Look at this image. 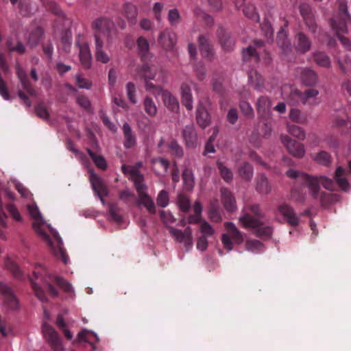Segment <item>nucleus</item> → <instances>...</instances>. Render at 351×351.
Wrapping results in <instances>:
<instances>
[{"mask_svg": "<svg viewBox=\"0 0 351 351\" xmlns=\"http://www.w3.org/2000/svg\"><path fill=\"white\" fill-rule=\"evenodd\" d=\"M286 175L291 178H297L304 183L310 190L312 196L319 198L322 205L328 208L329 206V195L326 193H319L320 184L326 189H329V179L325 176H312L306 173L290 169Z\"/></svg>", "mask_w": 351, "mask_h": 351, "instance_id": "1", "label": "nucleus"}, {"mask_svg": "<svg viewBox=\"0 0 351 351\" xmlns=\"http://www.w3.org/2000/svg\"><path fill=\"white\" fill-rule=\"evenodd\" d=\"M250 213H245L239 217V221L245 228L254 230V234L260 238L269 239L272 228L267 224V219L261 210L258 204H252L247 207Z\"/></svg>", "mask_w": 351, "mask_h": 351, "instance_id": "2", "label": "nucleus"}, {"mask_svg": "<svg viewBox=\"0 0 351 351\" xmlns=\"http://www.w3.org/2000/svg\"><path fill=\"white\" fill-rule=\"evenodd\" d=\"M29 210L31 216L34 219L32 226L35 232L39 234L42 239L47 243V245L51 248L54 255L61 258L63 263L66 264L69 256L63 247V242L59 234L53 230H51V234L57 242V246L54 247L49 234L43 230L42 226L43 225V221L38 208L33 206H29Z\"/></svg>", "mask_w": 351, "mask_h": 351, "instance_id": "3", "label": "nucleus"}, {"mask_svg": "<svg viewBox=\"0 0 351 351\" xmlns=\"http://www.w3.org/2000/svg\"><path fill=\"white\" fill-rule=\"evenodd\" d=\"M258 53L252 46H249L243 51V61L245 66L248 65L252 69L248 72L249 82L253 88L257 91H263L265 89L264 79L254 70L255 66L259 62Z\"/></svg>", "mask_w": 351, "mask_h": 351, "instance_id": "4", "label": "nucleus"}, {"mask_svg": "<svg viewBox=\"0 0 351 351\" xmlns=\"http://www.w3.org/2000/svg\"><path fill=\"white\" fill-rule=\"evenodd\" d=\"M94 30V38L96 40V35L101 38V35L107 38L108 40L112 38L115 34V26L114 22L107 17H100L95 19L92 23Z\"/></svg>", "mask_w": 351, "mask_h": 351, "instance_id": "5", "label": "nucleus"}, {"mask_svg": "<svg viewBox=\"0 0 351 351\" xmlns=\"http://www.w3.org/2000/svg\"><path fill=\"white\" fill-rule=\"evenodd\" d=\"M224 227L228 232L222 234L221 242L224 248L228 251H230L233 247L232 240L235 243L240 244L243 243V237L241 232L233 223L226 222Z\"/></svg>", "mask_w": 351, "mask_h": 351, "instance_id": "6", "label": "nucleus"}, {"mask_svg": "<svg viewBox=\"0 0 351 351\" xmlns=\"http://www.w3.org/2000/svg\"><path fill=\"white\" fill-rule=\"evenodd\" d=\"M42 331L45 339L54 351L62 350L61 338L54 328L45 322L42 326Z\"/></svg>", "mask_w": 351, "mask_h": 351, "instance_id": "7", "label": "nucleus"}, {"mask_svg": "<svg viewBox=\"0 0 351 351\" xmlns=\"http://www.w3.org/2000/svg\"><path fill=\"white\" fill-rule=\"evenodd\" d=\"M0 293L3 296V303L8 308L12 311H17L20 308L19 301L13 290L3 282H0Z\"/></svg>", "mask_w": 351, "mask_h": 351, "instance_id": "8", "label": "nucleus"}, {"mask_svg": "<svg viewBox=\"0 0 351 351\" xmlns=\"http://www.w3.org/2000/svg\"><path fill=\"white\" fill-rule=\"evenodd\" d=\"M170 234L178 242L183 243L186 250H190L193 245L192 230L190 227H187L184 231L176 229L173 227L169 228Z\"/></svg>", "mask_w": 351, "mask_h": 351, "instance_id": "9", "label": "nucleus"}, {"mask_svg": "<svg viewBox=\"0 0 351 351\" xmlns=\"http://www.w3.org/2000/svg\"><path fill=\"white\" fill-rule=\"evenodd\" d=\"M281 141L291 155L297 158H302L304 156L305 149L302 143L291 139L287 135H282Z\"/></svg>", "mask_w": 351, "mask_h": 351, "instance_id": "10", "label": "nucleus"}, {"mask_svg": "<svg viewBox=\"0 0 351 351\" xmlns=\"http://www.w3.org/2000/svg\"><path fill=\"white\" fill-rule=\"evenodd\" d=\"M90 183L95 194L99 197L102 204L104 205L106 204L104 197L108 195V191L104 181L98 176L92 174Z\"/></svg>", "mask_w": 351, "mask_h": 351, "instance_id": "11", "label": "nucleus"}, {"mask_svg": "<svg viewBox=\"0 0 351 351\" xmlns=\"http://www.w3.org/2000/svg\"><path fill=\"white\" fill-rule=\"evenodd\" d=\"M16 73L19 81L22 85V87L26 92L33 97L37 95V91L31 84L26 71L20 65L16 66Z\"/></svg>", "mask_w": 351, "mask_h": 351, "instance_id": "12", "label": "nucleus"}, {"mask_svg": "<svg viewBox=\"0 0 351 351\" xmlns=\"http://www.w3.org/2000/svg\"><path fill=\"white\" fill-rule=\"evenodd\" d=\"M198 43L202 56L207 60L212 61L214 58V50L208 36L199 35L198 37Z\"/></svg>", "mask_w": 351, "mask_h": 351, "instance_id": "13", "label": "nucleus"}, {"mask_svg": "<svg viewBox=\"0 0 351 351\" xmlns=\"http://www.w3.org/2000/svg\"><path fill=\"white\" fill-rule=\"evenodd\" d=\"M278 213L284 217L288 223L296 226L299 223V218L297 217L293 208L287 204H282L278 207Z\"/></svg>", "mask_w": 351, "mask_h": 351, "instance_id": "14", "label": "nucleus"}, {"mask_svg": "<svg viewBox=\"0 0 351 351\" xmlns=\"http://www.w3.org/2000/svg\"><path fill=\"white\" fill-rule=\"evenodd\" d=\"M183 139L187 147L194 148L197 145V136L193 124L186 125L182 132Z\"/></svg>", "mask_w": 351, "mask_h": 351, "instance_id": "15", "label": "nucleus"}, {"mask_svg": "<svg viewBox=\"0 0 351 351\" xmlns=\"http://www.w3.org/2000/svg\"><path fill=\"white\" fill-rule=\"evenodd\" d=\"M176 40V34L169 29H165L160 33L158 37V43L165 50H171L173 48Z\"/></svg>", "mask_w": 351, "mask_h": 351, "instance_id": "16", "label": "nucleus"}, {"mask_svg": "<svg viewBox=\"0 0 351 351\" xmlns=\"http://www.w3.org/2000/svg\"><path fill=\"white\" fill-rule=\"evenodd\" d=\"M217 35L219 38L221 47L226 51H230L234 46V40L230 36V34L226 29L220 27L217 31Z\"/></svg>", "mask_w": 351, "mask_h": 351, "instance_id": "17", "label": "nucleus"}, {"mask_svg": "<svg viewBox=\"0 0 351 351\" xmlns=\"http://www.w3.org/2000/svg\"><path fill=\"white\" fill-rule=\"evenodd\" d=\"M124 141L123 146L126 149L134 147L136 145V136L128 123H124L122 127Z\"/></svg>", "mask_w": 351, "mask_h": 351, "instance_id": "18", "label": "nucleus"}, {"mask_svg": "<svg viewBox=\"0 0 351 351\" xmlns=\"http://www.w3.org/2000/svg\"><path fill=\"white\" fill-rule=\"evenodd\" d=\"M196 120L199 127L203 129L208 126L210 122V115L201 102L199 103L197 108Z\"/></svg>", "mask_w": 351, "mask_h": 351, "instance_id": "19", "label": "nucleus"}, {"mask_svg": "<svg viewBox=\"0 0 351 351\" xmlns=\"http://www.w3.org/2000/svg\"><path fill=\"white\" fill-rule=\"evenodd\" d=\"M95 56L96 60L103 64L108 63L110 61V58L108 56V54L104 51V41L101 38H99L97 35H96V40H95Z\"/></svg>", "mask_w": 351, "mask_h": 351, "instance_id": "20", "label": "nucleus"}, {"mask_svg": "<svg viewBox=\"0 0 351 351\" xmlns=\"http://www.w3.org/2000/svg\"><path fill=\"white\" fill-rule=\"evenodd\" d=\"M221 201L225 208L229 212H233L236 209V201L232 193L227 189H221Z\"/></svg>", "mask_w": 351, "mask_h": 351, "instance_id": "21", "label": "nucleus"}, {"mask_svg": "<svg viewBox=\"0 0 351 351\" xmlns=\"http://www.w3.org/2000/svg\"><path fill=\"white\" fill-rule=\"evenodd\" d=\"M271 106V101L268 97H259L256 104L258 114L261 117L267 115L270 112Z\"/></svg>", "mask_w": 351, "mask_h": 351, "instance_id": "22", "label": "nucleus"}, {"mask_svg": "<svg viewBox=\"0 0 351 351\" xmlns=\"http://www.w3.org/2000/svg\"><path fill=\"white\" fill-rule=\"evenodd\" d=\"M334 180L337 184L343 191H347L350 189V185L346 177V170L341 167H339L337 168L335 173Z\"/></svg>", "mask_w": 351, "mask_h": 351, "instance_id": "23", "label": "nucleus"}, {"mask_svg": "<svg viewBox=\"0 0 351 351\" xmlns=\"http://www.w3.org/2000/svg\"><path fill=\"white\" fill-rule=\"evenodd\" d=\"M180 89L182 104L188 110H191L193 108V106L191 87L186 83H182Z\"/></svg>", "mask_w": 351, "mask_h": 351, "instance_id": "24", "label": "nucleus"}, {"mask_svg": "<svg viewBox=\"0 0 351 351\" xmlns=\"http://www.w3.org/2000/svg\"><path fill=\"white\" fill-rule=\"evenodd\" d=\"M165 106L171 112L178 113L179 111V102L169 91L163 90L162 93Z\"/></svg>", "mask_w": 351, "mask_h": 351, "instance_id": "25", "label": "nucleus"}, {"mask_svg": "<svg viewBox=\"0 0 351 351\" xmlns=\"http://www.w3.org/2000/svg\"><path fill=\"white\" fill-rule=\"evenodd\" d=\"M256 190L261 194H268L271 191L267 178L265 174H258L256 178Z\"/></svg>", "mask_w": 351, "mask_h": 351, "instance_id": "26", "label": "nucleus"}, {"mask_svg": "<svg viewBox=\"0 0 351 351\" xmlns=\"http://www.w3.org/2000/svg\"><path fill=\"white\" fill-rule=\"evenodd\" d=\"M295 49L300 53H304L309 51L311 43L303 33H298L295 36Z\"/></svg>", "mask_w": 351, "mask_h": 351, "instance_id": "27", "label": "nucleus"}, {"mask_svg": "<svg viewBox=\"0 0 351 351\" xmlns=\"http://www.w3.org/2000/svg\"><path fill=\"white\" fill-rule=\"evenodd\" d=\"M80 59L82 65L85 69H89L92 64V55L89 46L84 43L80 47Z\"/></svg>", "mask_w": 351, "mask_h": 351, "instance_id": "28", "label": "nucleus"}, {"mask_svg": "<svg viewBox=\"0 0 351 351\" xmlns=\"http://www.w3.org/2000/svg\"><path fill=\"white\" fill-rule=\"evenodd\" d=\"M301 80L308 86H313L317 82V76L315 72L310 69L305 68L301 71Z\"/></svg>", "mask_w": 351, "mask_h": 351, "instance_id": "29", "label": "nucleus"}, {"mask_svg": "<svg viewBox=\"0 0 351 351\" xmlns=\"http://www.w3.org/2000/svg\"><path fill=\"white\" fill-rule=\"evenodd\" d=\"M6 47L10 52H16L19 55H23L26 52L24 44L21 40L12 38L7 40Z\"/></svg>", "mask_w": 351, "mask_h": 351, "instance_id": "30", "label": "nucleus"}, {"mask_svg": "<svg viewBox=\"0 0 351 351\" xmlns=\"http://www.w3.org/2000/svg\"><path fill=\"white\" fill-rule=\"evenodd\" d=\"M43 34V30L40 27H36L32 29L27 38V45L31 48L36 47Z\"/></svg>", "mask_w": 351, "mask_h": 351, "instance_id": "31", "label": "nucleus"}, {"mask_svg": "<svg viewBox=\"0 0 351 351\" xmlns=\"http://www.w3.org/2000/svg\"><path fill=\"white\" fill-rule=\"evenodd\" d=\"M152 163L154 165V169L158 175L165 176L170 165L168 160L164 158H156L152 160Z\"/></svg>", "mask_w": 351, "mask_h": 351, "instance_id": "32", "label": "nucleus"}, {"mask_svg": "<svg viewBox=\"0 0 351 351\" xmlns=\"http://www.w3.org/2000/svg\"><path fill=\"white\" fill-rule=\"evenodd\" d=\"M238 173L242 179L250 181L254 175V169L251 164L243 162L239 166Z\"/></svg>", "mask_w": 351, "mask_h": 351, "instance_id": "33", "label": "nucleus"}, {"mask_svg": "<svg viewBox=\"0 0 351 351\" xmlns=\"http://www.w3.org/2000/svg\"><path fill=\"white\" fill-rule=\"evenodd\" d=\"M136 43L139 55L143 60H146L149 51V45L147 40L141 36L138 38Z\"/></svg>", "mask_w": 351, "mask_h": 351, "instance_id": "34", "label": "nucleus"}, {"mask_svg": "<svg viewBox=\"0 0 351 351\" xmlns=\"http://www.w3.org/2000/svg\"><path fill=\"white\" fill-rule=\"evenodd\" d=\"M138 202L143 204L151 214H155L156 206L153 199L147 195V193H141L139 196Z\"/></svg>", "mask_w": 351, "mask_h": 351, "instance_id": "35", "label": "nucleus"}, {"mask_svg": "<svg viewBox=\"0 0 351 351\" xmlns=\"http://www.w3.org/2000/svg\"><path fill=\"white\" fill-rule=\"evenodd\" d=\"M87 152L97 168L101 170L107 169L106 161L102 156L97 154L89 148L87 149Z\"/></svg>", "mask_w": 351, "mask_h": 351, "instance_id": "36", "label": "nucleus"}, {"mask_svg": "<svg viewBox=\"0 0 351 351\" xmlns=\"http://www.w3.org/2000/svg\"><path fill=\"white\" fill-rule=\"evenodd\" d=\"M18 9L20 14L23 16H29L34 12L31 5V0H19Z\"/></svg>", "mask_w": 351, "mask_h": 351, "instance_id": "37", "label": "nucleus"}, {"mask_svg": "<svg viewBox=\"0 0 351 351\" xmlns=\"http://www.w3.org/2000/svg\"><path fill=\"white\" fill-rule=\"evenodd\" d=\"M137 75L143 78L145 81L152 80L156 75V73L152 71L147 64H143L137 69Z\"/></svg>", "mask_w": 351, "mask_h": 351, "instance_id": "38", "label": "nucleus"}, {"mask_svg": "<svg viewBox=\"0 0 351 351\" xmlns=\"http://www.w3.org/2000/svg\"><path fill=\"white\" fill-rule=\"evenodd\" d=\"M144 110L150 117H155L157 114V107L150 97H145L143 101Z\"/></svg>", "mask_w": 351, "mask_h": 351, "instance_id": "39", "label": "nucleus"}, {"mask_svg": "<svg viewBox=\"0 0 351 351\" xmlns=\"http://www.w3.org/2000/svg\"><path fill=\"white\" fill-rule=\"evenodd\" d=\"M277 43L285 52H287L290 49V42L287 38L286 33L282 27L278 32Z\"/></svg>", "mask_w": 351, "mask_h": 351, "instance_id": "40", "label": "nucleus"}, {"mask_svg": "<svg viewBox=\"0 0 351 351\" xmlns=\"http://www.w3.org/2000/svg\"><path fill=\"white\" fill-rule=\"evenodd\" d=\"M46 8L47 10L50 11L53 14L56 15L60 19H66V16L64 13L62 12L60 5L55 1H49L47 2Z\"/></svg>", "mask_w": 351, "mask_h": 351, "instance_id": "41", "label": "nucleus"}, {"mask_svg": "<svg viewBox=\"0 0 351 351\" xmlns=\"http://www.w3.org/2000/svg\"><path fill=\"white\" fill-rule=\"evenodd\" d=\"M306 193L302 186H294L291 191V199L298 202H303L305 199Z\"/></svg>", "mask_w": 351, "mask_h": 351, "instance_id": "42", "label": "nucleus"}, {"mask_svg": "<svg viewBox=\"0 0 351 351\" xmlns=\"http://www.w3.org/2000/svg\"><path fill=\"white\" fill-rule=\"evenodd\" d=\"M49 278L50 280L56 282L57 285H58L65 292L71 293L73 291L71 285L63 278L60 276H50Z\"/></svg>", "mask_w": 351, "mask_h": 351, "instance_id": "43", "label": "nucleus"}, {"mask_svg": "<svg viewBox=\"0 0 351 351\" xmlns=\"http://www.w3.org/2000/svg\"><path fill=\"white\" fill-rule=\"evenodd\" d=\"M182 179L184 184L185 185V188L187 190H191L193 189L194 185V178L193 171L191 169L186 168L182 173Z\"/></svg>", "mask_w": 351, "mask_h": 351, "instance_id": "44", "label": "nucleus"}, {"mask_svg": "<svg viewBox=\"0 0 351 351\" xmlns=\"http://www.w3.org/2000/svg\"><path fill=\"white\" fill-rule=\"evenodd\" d=\"M119 210L117 203H110L108 204L109 215L111 219L118 223L122 221V216L119 214Z\"/></svg>", "mask_w": 351, "mask_h": 351, "instance_id": "45", "label": "nucleus"}, {"mask_svg": "<svg viewBox=\"0 0 351 351\" xmlns=\"http://www.w3.org/2000/svg\"><path fill=\"white\" fill-rule=\"evenodd\" d=\"M289 117L293 121L297 123L304 124L307 122L306 116L303 114L300 110L296 108L291 110Z\"/></svg>", "mask_w": 351, "mask_h": 351, "instance_id": "46", "label": "nucleus"}, {"mask_svg": "<svg viewBox=\"0 0 351 351\" xmlns=\"http://www.w3.org/2000/svg\"><path fill=\"white\" fill-rule=\"evenodd\" d=\"M217 166L219 170L221 176L224 180V181L226 182H231L232 180V173L231 170L224 166L223 162L221 161L217 162Z\"/></svg>", "mask_w": 351, "mask_h": 351, "instance_id": "47", "label": "nucleus"}, {"mask_svg": "<svg viewBox=\"0 0 351 351\" xmlns=\"http://www.w3.org/2000/svg\"><path fill=\"white\" fill-rule=\"evenodd\" d=\"M167 147L171 154L178 158H181L183 156L184 152L182 147L175 140H171L168 144Z\"/></svg>", "mask_w": 351, "mask_h": 351, "instance_id": "48", "label": "nucleus"}, {"mask_svg": "<svg viewBox=\"0 0 351 351\" xmlns=\"http://www.w3.org/2000/svg\"><path fill=\"white\" fill-rule=\"evenodd\" d=\"M124 13L126 18L131 21H135L137 16V8L132 3H125L124 5Z\"/></svg>", "mask_w": 351, "mask_h": 351, "instance_id": "49", "label": "nucleus"}, {"mask_svg": "<svg viewBox=\"0 0 351 351\" xmlns=\"http://www.w3.org/2000/svg\"><path fill=\"white\" fill-rule=\"evenodd\" d=\"M313 159L319 165L326 167L329 165V154L326 151L317 153L313 156Z\"/></svg>", "mask_w": 351, "mask_h": 351, "instance_id": "50", "label": "nucleus"}, {"mask_svg": "<svg viewBox=\"0 0 351 351\" xmlns=\"http://www.w3.org/2000/svg\"><path fill=\"white\" fill-rule=\"evenodd\" d=\"M243 14L248 19L258 22L259 15L256 12V8L254 5H247L243 8Z\"/></svg>", "mask_w": 351, "mask_h": 351, "instance_id": "51", "label": "nucleus"}, {"mask_svg": "<svg viewBox=\"0 0 351 351\" xmlns=\"http://www.w3.org/2000/svg\"><path fill=\"white\" fill-rule=\"evenodd\" d=\"M288 132L290 134L299 140H304L306 137L304 131L295 125H288Z\"/></svg>", "mask_w": 351, "mask_h": 351, "instance_id": "52", "label": "nucleus"}, {"mask_svg": "<svg viewBox=\"0 0 351 351\" xmlns=\"http://www.w3.org/2000/svg\"><path fill=\"white\" fill-rule=\"evenodd\" d=\"M32 288L34 290L35 295L42 302H47V298L46 297L45 291L40 288V287L35 282V281L30 279Z\"/></svg>", "mask_w": 351, "mask_h": 351, "instance_id": "53", "label": "nucleus"}, {"mask_svg": "<svg viewBox=\"0 0 351 351\" xmlns=\"http://www.w3.org/2000/svg\"><path fill=\"white\" fill-rule=\"evenodd\" d=\"M136 86L134 83L132 82H128L126 84V93L127 97L129 101L133 104H135L137 102L136 97Z\"/></svg>", "mask_w": 351, "mask_h": 351, "instance_id": "54", "label": "nucleus"}, {"mask_svg": "<svg viewBox=\"0 0 351 351\" xmlns=\"http://www.w3.org/2000/svg\"><path fill=\"white\" fill-rule=\"evenodd\" d=\"M239 108L244 116L248 118L254 117V110L247 101L241 100L239 104Z\"/></svg>", "mask_w": 351, "mask_h": 351, "instance_id": "55", "label": "nucleus"}, {"mask_svg": "<svg viewBox=\"0 0 351 351\" xmlns=\"http://www.w3.org/2000/svg\"><path fill=\"white\" fill-rule=\"evenodd\" d=\"M303 96L302 92L298 90L297 88H292L291 90V93L289 95L290 101L292 103V105H297L300 102L303 104Z\"/></svg>", "mask_w": 351, "mask_h": 351, "instance_id": "56", "label": "nucleus"}, {"mask_svg": "<svg viewBox=\"0 0 351 351\" xmlns=\"http://www.w3.org/2000/svg\"><path fill=\"white\" fill-rule=\"evenodd\" d=\"M169 202V193L165 190H162L159 192L157 198L156 202L157 204L162 208L167 206Z\"/></svg>", "mask_w": 351, "mask_h": 351, "instance_id": "57", "label": "nucleus"}, {"mask_svg": "<svg viewBox=\"0 0 351 351\" xmlns=\"http://www.w3.org/2000/svg\"><path fill=\"white\" fill-rule=\"evenodd\" d=\"M315 62L322 66H329V58L328 56L323 52H317L314 54Z\"/></svg>", "mask_w": 351, "mask_h": 351, "instance_id": "58", "label": "nucleus"}, {"mask_svg": "<svg viewBox=\"0 0 351 351\" xmlns=\"http://www.w3.org/2000/svg\"><path fill=\"white\" fill-rule=\"evenodd\" d=\"M61 43L63 46V50L69 52L72 43V36L70 32L66 31L64 32L61 38Z\"/></svg>", "mask_w": 351, "mask_h": 351, "instance_id": "59", "label": "nucleus"}, {"mask_svg": "<svg viewBox=\"0 0 351 351\" xmlns=\"http://www.w3.org/2000/svg\"><path fill=\"white\" fill-rule=\"evenodd\" d=\"M178 202L180 210L184 213L189 210L191 204L189 199L186 196L182 194L179 195L178 197Z\"/></svg>", "mask_w": 351, "mask_h": 351, "instance_id": "60", "label": "nucleus"}, {"mask_svg": "<svg viewBox=\"0 0 351 351\" xmlns=\"http://www.w3.org/2000/svg\"><path fill=\"white\" fill-rule=\"evenodd\" d=\"M195 14L203 20L207 26H210L213 24L214 20L211 16L204 13L201 9L197 8L194 11Z\"/></svg>", "mask_w": 351, "mask_h": 351, "instance_id": "61", "label": "nucleus"}, {"mask_svg": "<svg viewBox=\"0 0 351 351\" xmlns=\"http://www.w3.org/2000/svg\"><path fill=\"white\" fill-rule=\"evenodd\" d=\"M168 20L171 25H176L180 21V15L177 9H172L169 11Z\"/></svg>", "mask_w": 351, "mask_h": 351, "instance_id": "62", "label": "nucleus"}, {"mask_svg": "<svg viewBox=\"0 0 351 351\" xmlns=\"http://www.w3.org/2000/svg\"><path fill=\"white\" fill-rule=\"evenodd\" d=\"M35 112L36 115L45 120H47L49 117V114L43 104H38L35 107Z\"/></svg>", "mask_w": 351, "mask_h": 351, "instance_id": "63", "label": "nucleus"}, {"mask_svg": "<svg viewBox=\"0 0 351 351\" xmlns=\"http://www.w3.org/2000/svg\"><path fill=\"white\" fill-rule=\"evenodd\" d=\"M261 31L264 33V35L268 39L273 36V29L271 27L270 22L268 20H265L261 25Z\"/></svg>", "mask_w": 351, "mask_h": 351, "instance_id": "64", "label": "nucleus"}]
</instances>
